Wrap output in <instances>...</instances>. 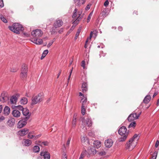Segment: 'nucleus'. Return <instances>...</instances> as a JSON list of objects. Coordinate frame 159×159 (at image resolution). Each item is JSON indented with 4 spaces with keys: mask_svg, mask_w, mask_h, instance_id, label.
I'll return each instance as SVG.
<instances>
[{
    "mask_svg": "<svg viewBox=\"0 0 159 159\" xmlns=\"http://www.w3.org/2000/svg\"><path fill=\"white\" fill-rule=\"evenodd\" d=\"M55 26H54L52 27L50 30V32H51L52 34H54L56 31V28Z\"/></svg>",
    "mask_w": 159,
    "mask_h": 159,
    "instance_id": "obj_35",
    "label": "nucleus"
},
{
    "mask_svg": "<svg viewBox=\"0 0 159 159\" xmlns=\"http://www.w3.org/2000/svg\"><path fill=\"white\" fill-rule=\"evenodd\" d=\"M29 130L26 128H24L18 132V134L21 136H23L28 133H29Z\"/></svg>",
    "mask_w": 159,
    "mask_h": 159,
    "instance_id": "obj_13",
    "label": "nucleus"
},
{
    "mask_svg": "<svg viewBox=\"0 0 159 159\" xmlns=\"http://www.w3.org/2000/svg\"><path fill=\"white\" fill-rule=\"evenodd\" d=\"M38 142L39 143H41V145L43 144L45 146L48 145V143L47 141L41 142V141H39Z\"/></svg>",
    "mask_w": 159,
    "mask_h": 159,
    "instance_id": "obj_40",
    "label": "nucleus"
},
{
    "mask_svg": "<svg viewBox=\"0 0 159 159\" xmlns=\"http://www.w3.org/2000/svg\"><path fill=\"white\" fill-rule=\"evenodd\" d=\"M79 16L75 20V21H74L73 22V24L74 25H75V26H76L77 25L79 21L81 19V17H80V16L81 14V12H79Z\"/></svg>",
    "mask_w": 159,
    "mask_h": 159,
    "instance_id": "obj_25",
    "label": "nucleus"
},
{
    "mask_svg": "<svg viewBox=\"0 0 159 159\" xmlns=\"http://www.w3.org/2000/svg\"><path fill=\"white\" fill-rule=\"evenodd\" d=\"M71 139V137H69L68 138V140L67 141V142L66 143V146H69V145L70 144V142Z\"/></svg>",
    "mask_w": 159,
    "mask_h": 159,
    "instance_id": "obj_47",
    "label": "nucleus"
},
{
    "mask_svg": "<svg viewBox=\"0 0 159 159\" xmlns=\"http://www.w3.org/2000/svg\"><path fill=\"white\" fill-rule=\"evenodd\" d=\"M28 71L27 66L25 64H23L22 66L20 74V77L25 78L27 76V73Z\"/></svg>",
    "mask_w": 159,
    "mask_h": 159,
    "instance_id": "obj_5",
    "label": "nucleus"
},
{
    "mask_svg": "<svg viewBox=\"0 0 159 159\" xmlns=\"http://www.w3.org/2000/svg\"><path fill=\"white\" fill-rule=\"evenodd\" d=\"M26 119L20 120L17 123V127L18 128H21L24 127L27 124V121Z\"/></svg>",
    "mask_w": 159,
    "mask_h": 159,
    "instance_id": "obj_11",
    "label": "nucleus"
},
{
    "mask_svg": "<svg viewBox=\"0 0 159 159\" xmlns=\"http://www.w3.org/2000/svg\"><path fill=\"white\" fill-rule=\"evenodd\" d=\"M20 97V94L19 93L16 94L15 95L12 96L10 98V102L12 104H14L16 102L17 98Z\"/></svg>",
    "mask_w": 159,
    "mask_h": 159,
    "instance_id": "obj_12",
    "label": "nucleus"
},
{
    "mask_svg": "<svg viewBox=\"0 0 159 159\" xmlns=\"http://www.w3.org/2000/svg\"><path fill=\"white\" fill-rule=\"evenodd\" d=\"M43 100V94L41 93H39L32 98L31 105L33 106V105L42 102Z\"/></svg>",
    "mask_w": 159,
    "mask_h": 159,
    "instance_id": "obj_3",
    "label": "nucleus"
},
{
    "mask_svg": "<svg viewBox=\"0 0 159 159\" xmlns=\"http://www.w3.org/2000/svg\"><path fill=\"white\" fill-rule=\"evenodd\" d=\"M157 92H155L153 96V98H154L156 95H157Z\"/></svg>",
    "mask_w": 159,
    "mask_h": 159,
    "instance_id": "obj_62",
    "label": "nucleus"
},
{
    "mask_svg": "<svg viewBox=\"0 0 159 159\" xmlns=\"http://www.w3.org/2000/svg\"><path fill=\"white\" fill-rule=\"evenodd\" d=\"M105 146L106 148H110L113 145V142L111 139H108L105 141Z\"/></svg>",
    "mask_w": 159,
    "mask_h": 159,
    "instance_id": "obj_17",
    "label": "nucleus"
},
{
    "mask_svg": "<svg viewBox=\"0 0 159 159\" xmlns=\"http://www.w3.org/2000/svg\"><path fill=\"white\" fill-rule=\"evenodd\" d=\"M48 52V50H45L43 52L42 54L43 55L45 56H46V55L47 54Z\"/></svg>",
    "mask_w": 159,
    "mask_h": 159,
    "instance_id": "obj_46",
    "label": "nucleus"
},
{
    "mask_svg": "<svg viewBox=\"0 0 159 159\" xmlns=\"http://www.w3.org/2000/svg\"><path fill=\"white\" fill-rule=\"evenodd\" d=\"M81 27H80L79 29L78 30L77 32L76 33L75 37V39H76L78 36L79 35L81 31Z\"/></svg>",
    "mask_w": 159,
    "mask_h": 159,
    "instance_id": "obj_34",
    "label": "nucleus"
},
{
    "mask_svg": "<svg viewBox=\"0 0 159 159\" xmlns=\"http://www.w3.org/2000/svg\"><path fill=\"white\" fill-rule=\"evenodd\" d=\"M151 98V96L150 95H147L143 99V102L145 103H148L150 101Z\"/></svg>",
    "mask_w": 159,
    "mask_h": 159,
    "instance_id": "obj_26",
    "label": "nucleus"
},
{
    "mask_svg": "<svg viewBox=\"0 0 159 159\" xmlns=\"http://www.w3.org/2000/svg\"><path fill=\"white\" fill-rule=\"evenodd\" d=\"M137 143L136 141H133L129 140L126 143V149L129 151L132 150L136 145Z\"/></svg>",
    "mask_w": 159,
    "mask_h": 159,
    "instance_id": "obj_6",
    "label": "nucleus"
},
{
    "mask_svg": "<svg viewBox=\"0 0 159 159\" xmlns=\"http://www.w3.org/2000/svg\"><path fill=\"white\" fill-rule=\"evenodd\" d=\"M22 112L23 114L25 116L24 119H26V120H28L29 119L31 115L29 112V110L26 108H24L22 110Z\"/></svg>",
    "mask_w": 159,
    "mask_h": 159,
    "instance_id": "obj_10",
    "label": "nucleus"
},
{
    "mask_svg": "<svg viewBox=\"0 0 159 159\" xmlns=\"http://www.w3.org/2000/svg\"><path fill=\"white\" fill-rule=\"evenodd\" d=\"M92 14H93V12H91L89 14V16H88V18H87V22L88 23L89 22L90 20L91 19V17L92 15Z\"/></svg>",
    "mask_w": 159,
    "mask_h": 159,
    "instance_id": "obj_42",
    "label": "nucleus"
},
{
    "mask_svg": "<svg viewBox=\"0 0 159 159\" xmlns=\"http://www.w3.org/2000/svg\"><path fill=\"white\" fill-rule=\"evenodd\" d=\"M2 105H0V113L2 111Z\"/></svg>",
    "mask_w": 159,
    "mask_h": 159,
    "instance_id": "obj_60",
    "label": "nucleus"
},
{
    "mask_svg": "<svg viewBox=\"0 0 159 159\" xmlns=\"http://www.w3.org/2000/svg\"><path fill=\"white\" fill-rule=\"evenodd\" d=\"M15 123V120L13 118H9L7 122V124L9 127L14 126Z\"/></svg>",
    "mask_w": 159,
    "mask_h": 159,
    "instance_id": "obj_15",
    "label": "nucleus"
},
{
    "mask_svg": "<svg viewBox=\"0 0 159 159\" xmlns=\"http://www.w3.org/2000/svg\"><path fill=\"white\" fill-rule=\"evenodd\" d=\"M77 16V13H73L72 16V18L73 19H75Z\"/></svg>",
    "mask_w": 159,
    "mask_h": 159,
    "instance_id": "obj_55",
    "label": "nucleus"
},
{
    "mask_svg": "<svg viewBox=\"0 0 159 159\" xmlns=\"http://www.w3.org/2000/svg\"><path fill=\"white\" fill-rule=\"evenodd\" d=\"M34 134V131H31L29 133V134L28 135V138L29 139H32V138H34V140H36L38 138L41 137V134H39L38 135H31L30 134Z\"/></svg>",
    "mask_w": 159,
    "mask_h": 159,
    "instance_id": "obj_16",
    "label": "nucleus"
},
{
    "mask_svg": "<svg viewBox=\"0 0 159 159\" xmlns=\"http://www.w3.org/2000/svg\"><path fill=\"white\" fill-rule=\"evenodd\" d=\"M8 28L17 34H20V32L24 30L22 25L18 23H14L12 26H9Z\"/></svg>",
    "mask_w": 159,
    "mask_h": 159,
    "instance_id": "obj_2",
    "label": "nucleus"
},
{
    "mask_svg": "<svg viewBox=\"0 0 159 159\" xmlns=\"http://www.w3.org/2000/svg\"><path fill=\"white\" fill-rule=\"evenodd\" d=\"M63 22L61 20H57L53 24V26L57 28L60 27L63 25Z\"/></svg>",
    "mask_w": 159,
    "mask_h": 159,
    "instance_id": "obj_18",
    "label": "nucleus"
},
{
    "mask_svg": "<svg viewBox=\"0 0 159 159\" xmlns=\"http://www.w3.org/2000/svg\"><path fill=\"white\" fill-rule=\"evenodd\" d=\"M73 70V68H72V69L70 70V74L69 75L68 77H69V78H70L71 76V75L72 72Z\"/></svg>",
    "mask_w": 159,
    "mask_h": 159,
    "instance_id": "obj_57",
    "label": "nucleus"
},
{
    "mask_svg": "<svg viewBox=\"0 0 159 159\" xmlns=\"http://www.w3.org/2000/svg\"><path fill=\"white\" fill-rule=\"evenodd\" d=\"M62 159H67L66 154L65 152L63 153Z\"/></svg>",
    "mask_w": 159,
    "mask_h": 159,
    "instance_id": "obj_51",
    "label": "nucleus"
},
{
    "mask_svg": "<svg viewBox=\"0 0 159 159\" xmlns=\"http://www.w3.org/2000/svg\"><path fill=\"white\" fill-rule=\"evenodd\" d=\"M88 84L85 82H83L82 85V91L83 93H85L88 90Z\"/></svg>",
    "mask_w": 159,
    "mask_h": 159,
    "instance_id": "obj_23",
    "label": "nucleus"
},
{
    "mask_svg": "<svg viewBox=\"0 0 159 159\" xmlns=\"http://www.w3.org/2000/svg\"><path fill=\"white\" fill-rule=\"evenodd\" d=\"M40 155L43 156L44 159H50V153L46 151L41 152Z\"/></svg>",
    "mask_w": 159,
    "mask_h": 159,
    "instance_id": "obj_14",
    "label": "nucleus"
},
{
    "mask_svg": "<svg viewBox=\"0 0 159 159\" xmlns=\"http://www.w3.org/2000/svg\"><path fill=\"white\" fill-rule=\"evenodd\" d=\"M77 9L76 8H75L74 10L73 13H77Z\"/></svg>",
    "mask_w": 159,
    "mask_h": 159,
    "instance_id": "obj_63",
    "label": "nucleus"
},
{
    "mask_svg": "<svg viewBox=\"0 0 159 159\" xmlns=\"http://www.w3.org/2000/svg\"><path fill=\"white\" fill-rule=\"evenodd\" d=\"M118 133L121 136L119 139L120 142L125 141L126 139L129 134V131H127V129L125 126L121 127L118 130Z\"/></svg>",
    "mask_w": 159,
    "mask_h": 159,
    "instance_id": "obj_1",
    "label": "nucleus"
},
{
    "mask_svg": "<svg viewBox=\"0 0 159 159\" xmlns=\"http://www.w3.org/2000/svg\"><path fill=\"white\" fill-rule=\"evenodd\" d=\"M91 5L88 4L87 6L85 7V9L86 10H89L90 8V6Z\"/></svg>",
    "mask_w": 159,
    "mask_h": 159,
    "instance_id": "obj_53",
    "label": "nucleus"
},
{
    "mask_svg": "<svg viewBox=\"0 0 159 159\" xmlns=\"http://www.w3.org/2000/svg\"><path fill=\"white\" fill-rule=\"evenodd\" d=\"M84 100L82 101V104H84V103H85L87 102V98L86 97H84Z\"/></svg>",
    "mask_w": 159,
    "mask_h": 159,
    "instance_id": "obj_52",
    "label": "nucleus"
},
{
    "mask_svg": "<svg viewBox=\"0 0 159 159\" xmlns=\"http://www.w3.org/2000/svg\"><path fill=\"white\" fill-rule=\"evenodd\" d=\"M141 113V112L139 113L138 115H137L136 113H133L130 114L128 118V121L129 122H131L135 120L138 119Z\"/></svg>",
    "mask_w": 159,
    "mask_h": 159,
    "instance_id": "obj_7",
    "label": "nucleus"
},
{
    "mask_svg": "<svg viewBox=\"0 0 159 159\" xmlns=\"http://www.w3.org/2000/svg\"><path fill=\"white\" fill-rule=\"evenodd\" d=\"M61 71H59V73H58V75H57V78H58L59 77V76H60V74H61Z\"/></svg>",
    "mask_w": 159,
    "mask_h": 159,
    "instance_id": "obj_64",
    "label": "nucleus"
},
{
    "mask_svg": "<svg viewBox=\"0 0 159 159\" xmlns=\"http://www.w3.org/2000/svg\"><path fill=\"white\" fill-rule=\"evenodd\" d=\"M87 151L86 150L83 151L81 154L79 159H83L85 155L87 156Z\"/></svg>",
    "mask_w": 159,
    "mask_h": 159,
    "instance_id": "obj_31",
    "label": "nucleus"
},
{
    "mask_svg": "<svg viewBox=\"0 0 159 159\" xmlns=\"http://www.w3.org/2000/svg\"><path fill=\"white\" fill-rule=\"evenodd\" d=\"M20 102L21 104H25L27 103V99L25 97H23L21 99Z\"/></svg>",
    "mask_w": 159,
    "mask_h": 159,
    "instance_id": "obj_29",
    "label": "nucleus"
},
{
    "mask_svg": "<svg viewBox=\"0 0 159 159\" xmlns=\"http://www.w3.org/2000/svg\"><path fill=\"white\" fill-rule=\"evenodd\" d=\"M87 139V138L86 137L84 136L82 138H81V141L82 142L84 143L86 142Z\"/></svg>",
    "mask_w": 159,
    "mask_h": 159,
    "instance_id": "obj_44",
    "label": "nucleus"
},
{
    "mask_svg": "<svg viewBox=\"0 0 159 159\" xmlns=\"http://www.w3.org/2000/svg\"><path fill=\"white\" fill-rule=\"evenodd\" d=\"M109 3L108 1V0H107L105 2L104 5L105 7H107V6L108 5Z\"/></svg>",
    "mask_w": 159,
    "mask_h": 159,
    "instance_id": "obj_48",
    "label": "nucleus"
},
{
    "mask_svg": "<svg viewBox=\"0 0 159 159\" xmlns=\"http://www.w3.org/2000/svg\"><path fill=\"white\" fill-rule=\"evenodd\" d=\"M101 142L98 141H95L94 142L93 144L94 148H98L101 147Z\"/></svg>",
    "mask_w": 159,
    "mask_h": 159,
    "instance_id": "obj_27",
    "label": "nucleus"
},
{
    "mask_svg": "<svg viewBox=\"0 0 159 159\" xmlns=\"http://www.w3.org/2000/svg\"><path fill=\"white\" fill-rule=\"evenodd\" d=\"M109 13L108 12V11L107 10L105 9L103 10L102 13V16L103 17H105L107 16Z\"/></svg>",
    "mask_w": 159,
    "mask_h": 159,
    "instance_id": "obj_33",
    "label": "nucleus"
},
{
    "mask_svg": "<svg viewBox=\"0 0 159 159\" xmlns=\"http://www.w3.org/2000/svg\"><path fill=\"white\" fill-rule=\"evenodd\" d=\"M54 42L53 41H52L51 42H50L47 45V47L48 48L50 47L53 44V43Z\"/></svg>",
    "mask_w": 159,
    "mask_h": 159,
    "instance_id": "obj_50",
    "label": "nucleus"
},
{
    "mask_svg": "<svg viewBox=\"0 0 159 159\" xmlns=\"http://www.w3.org/2000/svg\"><path fill=\"white\" fill-rule=\"evenodd\" d=\"M63 31V29L61 28L58 31V32L60 34Z\"/></svg>",
    "mask_w": 159,
    "mask_h": 159,
    "instance_id": "obj_59",
    "label": "nucleus"
},
{
    "mask_svg": "<svg viewBox=\"0 0 159 159\" xmlns=\"http://www.w3.org/2000/svg\"><path fill=\"white\" fill-rule=\"evenodd\" d=\"M10 108L8 106H5L4 109V114L6 116L8 115L10 112Z\"/></svg>",
    "mask_w": 159,
    "mask_h": 159,
    "instance_id": "obj_24",
    "label": "nucleus"
},
{
    "mask_svg": "<svg viewBox=\"0 0 159 159\" xmlns=\"http://www.w3.org/2000/svg\"><path fill=\"white\" fill-rule=\"evenodd\" d=\"M87 157H89L91 154L93 155L95 154L96 152V150L94 147H90L87 151Z\"/></svg>",
    "mask_w": 159,
    "mask_h": 159,
    "instance_id": "obj_9",
    "label": "nucleus"
},
{
    "mask_svg": "<svg viewBox=\"0 0 159 159\" xmlns=\"http://www.w3.org/2000/svg\"><path fill=\"white\" fill-rule=\"evenodd\" d=\"M5 119V117L3 116H0V121H2Z\"/></svg>",
    "mask_w": 159,
    "mask_h": 159,
    "instance_id": "obj_56",
    "label": "nucleus"
},
{
    "mask_svg": "<svg viewBox=\"0 0 159 159\" xmlns=\"http://www.w3.org/2000/svg\"><path fill=\"white\" fill-rule=\"evenodd\" d=\"M118 29L119 31H121L122 30V27L121 26H119L118 27Z\"/></svg>",
    "mask_w": 159,
    "mask_h": 159,
    "instance_id": "obj_61",
    "label": "nucleus"
},
{
    "mask_svg": "<svg viewBox=\"0 0 159 159\" xmlns=\"http://www.w3.org/2000/svg\"><path fill=\"white\" fill-rule=\"evenodd\" d=\"M4 6V4L3 0H0V7H2Z\"/></svg>",
    "mask_w": 159,
    "mask_h": 159,
    "instance_id": "obj_49",
    "label": "nucleus"
},
{
    "mask_svg": "<svg viewBox=\"0 0 159 159\" xmlns=\"http://www.w3.org/2000/svg\"><path fill=\"white\" fill-rule=\"evenodd\" d=\"M14 107L16 108L19 109V110H21L22 111L24 109L23 107L22 106H21V105H20L17 106H15Z\"/></svg>",
    "mask_w": 159,
    "mask_h": 159,
    "instance_id": "obj_41",
    "label": "nucleus"
},
{
    "mask_svg": "<svg viewBox=\"0 0 159 159\" xmlns=\"http://www.w3.org/2000/svg\"><path fill=\"white\" fill-rule=\"evenodd\" d=\"M74 2L76 6H80L85 3V0H74Z\"/></svg>",
    "mask_w": 159,
    "mask_h": 159,
    "instance_id": "obj_22",
    "label": "nucleus"
},
{
    "mask_svg": "<svg viewBox=\"0 0 159 159\" xmlns=\"http://www.w3.org/2000/svg\"><path fill=\"white\" fill-rule=\"evenodd\" d=\"M40 150L39 147L38 146H35L33 148V151L35 153L38 152Z\"/></svg>",
    "mask_w": 159,
    "mask_h": 159,
    "instance_id": "obj_32",
    "label": "nucleus"
},
{
    "mask_svg": "<svg viewBox=\"0 0 159 159\" xmlns=\"http://www.w3.org/2000/svg\"><path fill=\"white\" fill-rule=\"evenodd\" d=\"M20 114L21 113L20 111L16 109L14 110L12 112V114L13 116L16 118H18L20 117Z\"/></svg>",
    "mask_w": 159,
    "mask_h": 159,
    "instance_id": "obj_20",
    "label": "nucleus"
},
{
    "mask_svg": "<svg viewBox=\"0 0 159 159\" xmlns=\"http://www.w3.org/2000/svg\"><path fill=\"white\" fill-rule=\"evenodd\" d=\"M84 104H82L81 108V113L83 115H84L85 113V109Z\"/></svg>",
    "mask_w": 159,
    "mask_h": 159,
    "instance_id": "obj_36",
    "label": "nucleus"
},
{
    "mask_svg": "<svg viewBox=\"0 0 159 159\" xmlns=\"http://www.w3.org/2000/svg\"><path fill=\"white\" fill-rule=\"evenodd\" d=\"M157 152L155 151L152 154V159H156L157 155Z\"/></svg>",
    "mask_w": 159,
    "mask_h": 159,
    "instance_id": "obj_39",
    "label": "nucleus"
},
{
    "mask_svg": "<svg viewBox=\"0 0 159 159\" xmlns=\"http://www.w3.org/2000/svg\"><path fill=\"white\" fill-rule=\"evenodd\" d=\"M159 144V141L158 140H157L156 141V143H155V147L156 148H157L158 147Z\"/></svg>",
    "mask_w": 159,
    "mask_h": 159,
    "instance_id": "obj_54",
    "label": "nucleus"
},
{
    "mask_svg": "<svg viewBox=\"0 0 159 159\" xmlns=\"http://www.w3.org/2000/svg\"><path fill=\"white\" fill-rule=\"evenodd\" d=\"M43 34L42 31L39 29H36L31 32V35L33 37L38 38L42 36Z\"/></svg>",
    "mask_w": 159,
    "mask_h": 159,
    "instance_id": "obj_8",
    "label": "nucleus"
},
{
    "mask_svg": "<svg viewBox=\"0 0 159 159\" xmlns=\"http://www.w3.org/2000/svg\"><path fill=\"white\" fill-rule=\"evenodd\" d=\"M136 123L135 121H133L131 122L128 126V128L131 127L134 128L136 126Z\"/></svg>",
    "mask_w": 159,
    "mask_h": 159,
    "instance_id": "obj_37",
    "label": "nucleus"
},
{
    "mask_svg": "<svg viewBox=\"0 0 159 159\" xmlns=\"http://www.w3.org/2000/svg\"><path fill=\"white\" fill-rule=\"evenodd\" d=\"M32 42L36 44H41L43 43L42 39L35 38L32 39Z\"/></svg>",
    "mask_w": 159,
    "mask_h": 159,
    "instance_id": "obj_19",
    "label": "nucleus"
},
{
    "mask_svg": "<svg viewBox=\"0 0 159 159\" xmlns=\"http://www.w3.org/2000/svg\"><path fill=\"white\" fill-rule=\"evenodd\" d=\"M22 144L25 146H29L32 144V141L29 139H24Z\"/></svg>",
    "mask_w": 159,
    "mask_h": 159,
    "instance_id": "obj_21",
    "label": "nucleus"
},
{
    "mask_svg": "<svg viewBox=\"0 0 159 159\" xmlns=\"http://www.w3.org/2000/svg\"><path fill=\"white\" fill-rule=\"evenodd\" d=\"M92 35H93V32L91 31L90 32V36H89V39H91V38L92 37Z\"/></svg>",
    "mask_w": 159,
    "mask_h": 159,
    "instance_id": "obj_58",
    "label": "nucleus"
},
{
    "mask_svg": "<svg viewBox=\"0 0 159 159\" xmlns=\"http://www.w3.org/2000/svg\"><path fill=\"white\" fill-rule=\"evenodd\" d=\"M85 61L84 60L82 61L81 62V66L83 67L84 69L85 68Z\"/></svg>",
    "mask_w": 159,
    "mask_h": 159,
    "instance_id": "obj_45",
    "label": "nucleus"
},
{
    "mask_svg": "<svg viewBox=\"0 0 159 159\" xmlns=\"http://www.w3.org/2000/svg\"><path fill=\"white\" fill-rule=\"evenodd\" d=\"M139 137L137 134H135L134 136L130 139L133 141H136L139 139Z\"/></svg>",
    "mask_w": 159,
    "mask_h": 159,
    "instance_id": "obj_30",
    "label": "nucleus"
},
{
    "mask_svg": "<svg viewBox=\"0 0 159 159\" xmlns=\"http://www.w3.org/2000/svg\"><path fill=\"white\" fill-rule=\"evenodd\" d=\"M77 119L75 115H74L72 121V128H75V127Z\"/></svg>",
    "mask_w": 159,
    "mask_h": 159,
    "instance_id": "obj_28",
    "label": "nucleus"
},
{
    "mask_svg": "<svg viewBox=\"0 0 159 159\" xmlns=\"http://www.w3.org/2000/svg\"><path fill=\"white\" fill-rule=\"evenodd\" d=\"M0 19L1 20L4 22L7 23V20L6 19L2 16L1 15L0 16Z\"/></svg>",
    "mask_w": 159,
    "mask_h": 159,
    "instance_id": "obj_38",
    "label": "nucleus"
},
{
    "mask_svg": "<svg viewBox=\"0 0 159 159\" xmlns=\"http://www.w3.org/2000/svg\"><path fill=\"white\" fill-rule=\"evenodd\" d=\"M86 125L89 127L92 126V122L91 119L90 117H88L87 119L84 120V118H83L82 120V124L81 128L83 129L84 132H85L87 130V129L85 127V125Z\"/></svg>",
    "mask_w": 159,
    "mask_h": 159,
    "instance_id": "obj_4",
    "label": "nucleus"
},
{
    "mask_svg": "<svg viewBox=\"0 0 159 159\" xmlns=\"http://www.w3.org/2000/svg\"><path fill=\"white\" fill-rule=\"evenodd\" d=\"M106 154V152L104 151H102L99 152V154L101 156H102L105 155Z\"/></svg>",
    "mask_w": 159,
    "mask_h": 159,
    "instance_id": "obj_43",
    "label": "nucleus"
}]
</instances>
